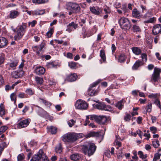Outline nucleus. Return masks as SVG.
Instances as JSON below:
<instances>
[{"instance_id":"nucleus-31","label":"nucleus","mask_w":161,"mask_h":161,"mask_svg":"<svg viewBox=\"0 0 161 161\" xmlns=\"http://www.w3.org/2000/svg\"><path fill=\"white\" fill-rule=\"evenodd\" d=\"M18 63V61L15 60L12 61L11 63H8L7 64L11 68H14L17 66Z\"/></svg>"},{"instance_id":"nucleus-56","label":"nucleus","mask_w":161,"mask_h":161,"mask_svg":"<svg viewBox=\"0 0 161 161\" xmlns=\"http://www.w3.org/2000/svg\"><path fill=\"white\" fill-rule=\"evenodd\" d=\"M150 130L153 134L156 133L157 131V128L154 126H152L150 128Z\"/></svg>"},{"instance_id":"nucleus-30","label":"nucleus","mask_w":161,"mask_h":161,"mask_svg":"<svg viewBox=\"0 0 161 161\" xmlns=\"http://www.w3.org/2000/svg\"><path fill=\"white\" fill-rule=\"evenodd\" d=\"M55 151L58 153H60L62 151V148L61 143H59L55 147Z\"/></svg>"},{"instance_id":"nucleus-35","label":"nucleus","mask_w":161,"mask_h":161,"mask_svg":"<svg viewBox=\"0 0 161 161\" xmlns=\"http://www.w3.org/2000/svg\"><path fill=\"white\" fill-rule=\"evenodd\" d=\"M126 57L124 54H121L119 57L118 61L120 63L124 62L125 60Z\"/></svg>"},{"instance_id":"nucleus-17","label":"nucleus","mask_w":161,"mask_h":161,"mask_svg":"<svg viewBox=\"0 0 161 161\" xmlns=\"http://www.w3.org/2000/svg\"><path fill=\"white\" fill-rule=\"evenodd\" d=\"M132 15L133 17L137 19H140L142 16V14L136 8L133 9Z\"/></svg>"},{"instance_id":"nucleus-23","label":"nucleus","mask_w":161,"mask_h":161,"mask_svg":"<svg viewBox=\"0 0 161 161\" xmlns=\"http://www.w3.org/2000/svg\"><path fill=\"white\" fill-rule=\"evenodd\" d=\"M20 14L19 12L15 10L11 11L9 14V16L11 18L14 19L18 16Z\"/></svg>"},{"instance_id":"nucleus-53","label":"nucleus","mask_w":161,"mask_h":161,"mask_svg":"<svg viewBox=\"0 0 161 161\" xmlns=\"http://www.w3.org/2000/svg\"><path fill=\"white\" fill-rule=\"evenodd\" d=\"M53 29H51L47 32L46 35L48 38L50 37L53 34Z\"/></svg>"},{"instance_id":"nucleus-44","label":"nucleus","mask_w":161,"mask_h":161,"mask_svg":"<svg viewBox=\"0 0 161 161\" xmlns=\"http://www.w3.org/2000/svg\"><path fill=\"white\" fill-rule=\"evenodd\" d=\"M152 143L153 146L155 148H158L159 146V141L158 140L153 141Z\"/></svg>"},{"instance_id":"nucleus-36","label":"nucleus","mask_w":161,"mask_h":161,"mask_svg":"<svg viewBox=\"0 0 161 161\" xmlns=\"http://www.w3.org/2000/svg\"><path fill=\"white\" fill-rule=\"evenodd\" d=\"M123 105V100H121L118 102V103L116 104V106L119 109L121 110L122 109Z\"/></svg>"},{"instance_id":"nucleus-3","label":"nucleus","mask_w":161,"mask_h":161,"mask_svg":"<svg viewBox=\"0 0 161 161\" xmlns=\"http://www.w3.org/2000/svg\"><path fill=\"white\" fill-rule=\"evenodd\" d=\"M78 137V135L75 133H69L64 135L62 138L64 142L73 143L75 141Z\"/></svg>"},{"instance_id":"nucleus-42","label":"nucleus","mask_w":161,"mask_h":161,"mask_svg":"<svg viewBox=\"0 0 161 161\" xmlns=\"http://www.w3.org/2000/svg\"><path fill=\"white\" fill-rule=\"evenodd\" d=\"M5 145L6 143L5 142H3L0 145V157L1 156L4 148L6 147Z\"/></svg>"},{"instance_id":"nucleus-43","label":"nucleus","mask_w":161,"mask_h":161,"mask_svg":"<svg viewBox=\"0 0 161 161\" xmlns=\"http://www.w3.org/2000/svg\"><path fill=\"white\" fill-rule=\"evenodd\" d=\"M68 65L71 69H74L76 67V64L75 63L71 62L69 63Z\"/></svg>"},{"instance_id":"nucleus-28","label":"nucleus","mask_w":161,"mask_h":161,"mask_svg":"<svg viewBox=\"0 0 161 161\" xmlns=\"http://www.w3.org/2000/svg\"><path fill=\"white\" fill-rule=\"evenodd\" d=\"M5 114V111L4 105L3 103H1L0 105V115L2 116Z\"/></svg>"},{"instance_id":"nucleus-29","label":"nucleus","mask_w":161,"mask_h":161,"mask_svg":"<svg viewBox=\"0 0 161 161\" xmlns=\"http://www.w3.org/2000/svg\"><path fill=\"white\" fill-rule=\"evenodd\" d=\"M39 152L36 154H35L32 157L30 161H39L40 159Z\"/></svg>"},{"instance_id":"nucleus-60","label":"nucleus","mask_w":161,"mask_h":161,"mask_svg":"<svg viewBox=\"0 0 161 161\" xmlns=\"http://www.w3.org/2000/svg\"><path fill=\"white\" fill-rule=\"evenodd\" d=\"M86 23V19H80L79 21V25L81 26H83V24H84Z\"/></svg>"},{"instance_id":"nucleus-37","label":"nucleus","mask_w":161,"mask_h":161,"mask_svg":"<svg viewBox=\"0 0 161 161\" xmlns=\"http://www.w3.org/2000/svg\"><path fill=\"white\" fill-rule=\"evenodd\" d=\"M48 1V0H32L33 3L38 4L45 3Z\"/></svg>"},{"instance_id":"nucleus-26","label":"nucleus","mask_w":161,"mask_h":161,"mask_svg":"<svg viewBox=\"0 0 161 161\" xmlns=\"http://www.w3.org/2000/svg\"><path fill=\"white\" fill-rule=\"evenodd\" d=\"M132 49L133 53L136 55H139L141 53V50L137 47H133Z\"/></svg>"},{"instance_id":"nucleus-50","label":"nucleus","mask_w":161,"mask_h":161,"mask_svg":"<svg viewBox=\"0 0 161 161\" xmlns=\"http://www.w3.org/2000/svg\"><path fill=\"white\" fill-rule=\"evenodd\" d=\"M154 103L158 106L161 110V106L160 104V101L158 100V98L155 99V100L154 101Z\"/></svg>"},{"instance_id":"nucleus-51","label":"nucleus","mask_w":161,"mask_h":161,"mask_svg":"<svg viewBox=\"0 0 161 161\" xmlns=\"http://www.w3.org/2000/svg\"><path fill=\"white\" fill-rule=\"evenodd\" d=\"M57 66V65L56 64H55L53 62L49 63L47 64V67L50 68L55 67Z\"/></svg>"},{"instance_id":"nucleus-38","label":"nucleus","mask_w":161,"mask_h":161,"mask_svg":"<svg viewBox=\"0 0 161 161\" xmlns=\"http://www.w3.org/2000/svg\"><path fill=\"white\" fill-rule=\"evenodd\" d=\"M25 156L23 153L19 154L17 156V161H23L25 160Z\"/></svg>"},{"instance_id":"nucleus-45","label":"nucleus","mask_w":161,"mask_h":161,"mask_svg":"<svg viewBox=\"0 0 161 161\" xmlns=\"http://www.w3.org/2000/svg\"><path fill=\"white\" fill-rule=\"evenodd\" d=\"M10 98L12 101H14V103L16 101V97L15 96V94L14 93H12L10 95Z\"/></svg>"},{"instance_id":"nucleus-13","label":"nucleus","mask_w":161,"mask_h":161,"mask_svg":"<svg viewBox=\"0 0 161 161\" xmlns=\"http://www.w3.org/2000/svg\"><path fill=\"white\" fill-rule=\"evenodd\" d=\"M97 119V122L100 125H104L107 120V117L105 116H99Z\"/></svg>"},{"instance_id":"nucleus-33","label":"nucleus","mask_w":161,"mask_h":161,"mask_svg":"<svg viewBox=\"0 0 161 161\" xmlns=\"http://www.w3.org/2000/svg\"><path fill=\"white\" fill-rule=\"evenodd\" d=\"M100 56L103 61L105 62L106 61V56L104 51L103 50H101L100 51Z\"/></svg>"},{"instance_id":"nucleus-4","label":"nucleus","mask_w":161,"mask_h":161,"mask_svg":"<svg viewBox=\"0 0 161 161\" xmlns=\"http://www.w3.org/2000/svg\"><path fill=\"white\" fill-rule=\"evenodd\" d=\"M66 8L68 10L73 11L77 13L80 11V8L79 5L76 3L69 2L66 5Z\"/></svg>"},{"instance_id":"nucleus-19","label":"nucleus","mask_w":161,"mask_h":161,"mask_svg":"<svg viewBox=\"0 0 161 161\" xmlns=\"http://www.w3.org/2000/svg\"><path fill=\"white\" fill-rule=\"evenodd\" d=\"M90 11L93 14H97L99 15L102 11V10L101 9L98 8H96L93 7H90Z\"/></svg>"},{"instance_id":"nucleus-55","label":"nucleus","mask_w":161,"mask_h":161,"mask_svg":"<svg viewBox=\"0 0 161 161\" xmlns=\"http://www.w3.org/2000/svg\"><path fill=\"white\" fill-rule=\"evenodd\" d=\"M8 127L6 126H2L0 128V134L4 132L7 129Z\"/></svg>"},{"instance_id":"nucleus-52","label":"nucleus","mask_w":161,"mask_h":161,"mask_svg":"<svg viewBox=\"0 0 161 161\" xmlns=\"http://www.w3.org/2000/svg\"><path fill=\"white\" fill-rule=\"evenodd\" d=\"M96 135V133L95 132H92L86 135L85 137L86 138H88L92 136H94Z\"/></svg>"},{"instance_id":"nucleus-20","label":"nucleus","mask_w":161,"mask_h":161,"mask_svg":"<svg viewBox=\"0 0 161 161\" xmlns=\"http://www.w3.org/2000/svg\"><path fill=\"white\" fill-rule=\"evenodd\" d=\"M45 69L41 66L36 68L35 69L36 73L39 75L43 74L45 73Z\"/></svg>"},{"instance_id":"nucleus-15","label":"nucleus","mask_w":161,"mask_h":161,"mask_svg":"<svg viewBox=\"0 0 161 161\" xmlns=\"http://www.w3.org/2000/svg\"><path fill=\"white\" fill-rule=\"evenodd\" d=\"M81 155L78 153L73 154L70 156V158L74 161H79L81 158Z\"/></svg>"},{"instance_id":"nucleus-22","label":"nucleus","mask_w":161,"mask_h":161,"mask_svg":"<svg viewBox=\"0 0 161 161\" xmlns=\"http://www.w3.org/2000/svg\"><path fill=\"white\" fill-rule=\"evenodd\" d=\"M143 63L142 61L139 60H137L132 67L133 70L137 69L139 67L142 65Z\"/></svg>"},{"instance_id":"nucleus-27","label":"nucleus","mask_w":161,"mask_h":161,"mask_svg":"<svg viewBox=\"0 0 161 161\" xmlns=\"http://www.w3.org/2000/svg\"><path fill=\"white\" fill-rule=\"evenodd\" d=\"M132 30L133 32L137 33H140L141 31V29L139 26L136 25H134L132 27Z\"/></svg>"},{"instance_id":"nucleus-63","label":"nucleus","mask_w":161,"mask_h":161,"mask_svg":"<svg viewBox=\"0 0 161 161\" xmlns=\"http://www.w3.org/2000/svg\"><path fill=\"white\" fill-rule=\"evenodd\" d=\"M36 20H33L32 22H29L28 23V25L30 26L31 25L32 27H33L35 26V25L36 24Z\"/></svg>"},{"instance_id":"nucleus-40","label":"nucleus","mask_w":161,"mask_h":161,"mask_svg":"<svg viewBox=\"0 0 161 161\" xmlns=\"http://www.w3.org/2000/svg\"><path fill=\"white\" fill-rule=\"evenodd\" d=\"M35 79L37 84H42L43 83V80L42 78L37 76L35 77Z\"/></svg>"},{"instance_id":"nucleus-16","label":"nucleus","mask_w":161,"mask_h":161,"mask_svg":"<svg viewBox=\"0 0 161 161\" xmlns=\"http://www.w3.org/2000/svg\"><path fill=\"white\" fill-rule=\"evenodd\" d=\"M24 72L23 71H13L11 75L14 78H18L22 76L24 74Z\"/></svg>"},{"instance_id":"nucleus-14","label":"nucleus","mask_w":161,"mask_h":161,"mask_svg":"<svg viewBox=\"0 0 161 161\" xmlns=\"http://www.w3.org/2000/svg\"><path fill=\"white\" fill-rule=\"evenodd\" d=\"M39 154L40 155V161H49L48 157L42 150L41 149L39 151Z\"/></svg>"},{"instance_id":"nucleus-61","label":"nucleus","mask_w":161,"mask_h":161,"mask_svg":"<svg viewBox=\"0 0 161 161\" xmlns=\"http://www.w3.org/2000/svg\"><path fill=\"white\" fill-rule=\"evenodd\" d=\"M160 157L159 155H158V153L155 154L154 157V158L153 159V161H157L158 159L160 158Z\"/></svg>"},{"instance_id":"nucleus-12","label":"nucleus","mask_w":161,"mask_h":161,"mask_svg":"<svg viewBox=\"0 0 161 161\" xmlns=\"http://www.w3.org/2000/svg\"><path fill=\"white\" fill-rule=\"evenodd\" d=\"M77 78V75L75 73L70 74L67 76L65 80L69 82H72L75 81Z\"/></svg>"},{"instance_id":"nucleus-11","label":"nucleus","mask_w":161,"mask_h":161,"mask_svg":"<svg viewBox=\"0 0 161 161\" xmlns=\"http://www.w3.org/2000/svg\"><path fill=\"white\" fill-rule=\"evenodd\" d=\"M153 33L154 35H157L161 33V25L157 24L153 27Z\"/></svg>"},{"instance_id":"nucleus-25","label":"nucleus","mask_w":161,"mask_h":161,"mask_svg":"<svg viewBox=\"0 0 161 161\" xmlns=\"http://www.w3.org/2000/svg\"><path fill=\"white\" fill-rule=\"evenodd\" d=\"M120 8L122 10L124 15L127 16L128 14L127 13H128L129 10L127 7L126 5L125 4L122 5L121 6H120Z\"/></svg>"},{"instance_id":"nucleus-24","label":"nucleus","mask_w":161,"mask_h":161,"mask_svg":"<svg viewBox=\"0 0 161 161\" xmlns=\"http://www.w3.org/2000/svg\"><path fill=\"white\" fill-rule=\"evenodd\" d=\"M47 131L52 134H55L57 132V129L55 127L50 126L47 127Z\"/></svg>"},{"instance_id":"nucleus-9","label":"nucleus","mask_w":161,"mask_h":161,"mask_svg":"<svg viewBox=\"0 0 161 161\" xmlns=\"http://www.w3.org/2000/svg\"><path fill=\"white\" fill-rule=\"evenodd\" d=\"M98 83V82H96L93 83L91 85L88 90V94L89 95L94 96L97 93L98 91L97 90H95L94 87L97 86Z\"/></svg>"},{"instance_id":"nucleus-41","label":"nucleus","mask_w":161,"mask_h":161,"mask_svg":"<svg viewBox=\"0 0 161 161\" xmlns=\"http://www.w3.org/2000/svg\"><path fill=\"white\" fill-rule=\"evenodd\" d=\"M155 20V18L154 17L152 18H150L149 19L147 20H145L144 21V23H153Z\"/></svg>"},{"instance_id":"nucleus-8","label":"nucleus","mask_w":161,"mask_h":161,"mask_svg":"<svg viewBox=\"0 0 161 161\" xmlns=\"http://www.w3.org/2000/svg\"><path fill=\"white\" fill-rule=\"evenodd\" d=\"M161 72V69L157 68L154 69V71L152 76L151 81H153L154 82L158 81L160 78V74Z\"/></svg>"},{"instance_id":"nucleus-57","label":"nucleus","mask_w":161,"mask_h":161,"mask_svg":"<svg viewBox=\"0 0 161 161\" xmlns=\"http://www.w3.org/2000/svg\"><path fill=\"white\" fill-rule=\"evenodd\" d=\"M131 116L129 114H127L124 117V120L126 121H129L130 120Z\"/></svg>"},{"instance_id":"nucleus-47","label":"nucleus","mask_w":161,"mask_h":161,"mask_svg":"<svg viewBox=\"0 0 161 161\" xmlns=\"http://www.w3.org/2000/svg\"><path fill=\"white\" fill-rule=\"evenodd\" d=\"M25 92L29 95H32L34 93V92L31 88L27 89L25 91Z\"/></svg>"},{"instance_id":"nucleus-64","label":"nucleus","mask_w":161,"mask_h":161,"mask_svg":"<svg viewBox=\"0 0 161 161\" xmlns=\"http://www.w3.org/2000/svg\"><path fill=\"white\" fill-rule=\"evenodd\" d=\"M103 10L106 14H108L111 12L110 10L108 7L104 8Z\"/></svg>"},{"instance_id":"nucleus-39","label":"nucleus","mask_w":161,"mask_h":161,"mask_svg":"<svg viewBox=\"0 0 161 161\" xmlns=\"http://www.w3.org/2000/svg\"><path fill=\"white\" fill-rule=\"evenodd\" d=\"M138 154L139 155L140 158H142V159H145L147 157V155H143V153L142 151H139L138 152Z\"/></svg>"},{"instance_id":"nucleus-18","label":"nucleus","mask_w":161,"mask_h":161,"mask_svg":"<svg viewBox=\"0 0 161 161\" xmlns=\"http://www.w3.org/2000/svg\"><path fill=\"white\" fill-rule=\"evenodd\" d=\"M8 43V41L6 39L3 37H0V48H2L6 46Z\"/></svg>"},{"instance_id":"nucleus-2","label":"nucleus","mask_w":161,"mask_h":161,"mask_svg":"<svg viewBox=\"0 0 161 161\" xmlns=\"http://www.w3.org/2000/svg\"><path fill=\"white\" fill-rule=\"evenodd\" d=\"M26 24L23 23L21 25L18 26L16 30L15 29H13V31L14 32H17V34L14 36L15 40L17 41L21 39L24 33V30L26 28Z\"/></svg>"},{"instance_id":"nucleus-6","label":"nucleus","mask_w":161,"mask_h":161,"mask_svg":"<svg viewBox=\"0 0 161 161\" xmlns=\"http://www.w3.org/2000/svg\"><path fill=\"white\" fill-rule=\"evenodd\" d=\"M75 106L77 109L85 110L88 108V104L85 101L81 99H78L76 101L75 104Z\"/></svg>"},{"instance_id":"nucleus-62","label":"nucleus","mask_w":161,"mask_h":161,"mask_svg":"<svg viewBox=\"0 0 161 161\" xmlns=\"http://www.w3.org/2000/svg\"><path fill=\"white\" fill-rule=\"evenodd\" d=\"M73 30V28L70 26L69 25V24L67 26L66 31L69 32H71Z\"/></svg>"},{"instance_id":"nucleus-10","label":"nucleus","mask_w":161,"mask_h":161,"mask_svg":"<svg viewBox=\"0 0 161 161\" xmlns=\"http://www.w3.org/2000/svg\"><path fill=\"white\" fill-rule=\"evenodd\" d=\"M30 121L31 119H29L23 120L18 123V127L19 128L25 127L29 125Z\"/></svg>"},{"instance_id":"nucleus-49","label":"nucleus","mask_w":161,"mask_h":161,"mask_svg":"<svg viewBox=\"0 0 161 161\" xmlns=\"http://www.w3.org/2000/svg\"><path fill=\"white\" fill-rule=\"evenodd\" d=\"M46 45V44L45 42H42L40 45L39 51L43 50V49L45 48Z\"/></svg>"},{"instance_id":"nucleus-1","label":"nucleus","mask_w":161,"mask_h":161,"mask_svg":"<svg viewBox=\"0 0 161 161\" xmlns=\"http://www.w3.org/2000/svg\"><path fill=\"white\" fill-rule=\"evenodd\" d=\"M96 149V146L95 144L90 142H88L87 144L83 145L82 150L85 155L87 154L89 156L93 154Z\"/></svg>"},{"instance_id":"nucleus-21","label":"nucleus","mask_w":161,"mask_h":161,"mask_svg":"<svg viewBox=\"0 0 161 161\" xmlns=\"http://www.w3.org/2000/svg\"><path fill=\"white\" fill-rule=\"evenodd\" d=\"M45 13L44 10L36 9L32 11V15H40L44 14Z\"/></svg>"},{"instance_id":"nucleus-59","label":"nucleus","mask_w":161,"mask_h":161,"mask_svg":"<svg viewBox=\"0 0 161 161\" xmlns=\"http://www.w3.org/2000/svg\"><path fill=\"white\" fill-rule=\"evenodd\" d=\"M141 57L143 61L146 62L147 60V55L145 53H143L141 54Z\"/></svg>"},{"instance_id":"nucleus-58","label":"nucleus","mask_w":161,"mask_h":161,"mask_svg":"<svg viewBox=\"0 0 161 161\" xmlns=\"http://www.w3.org/2000/svg\"><path fill=\"white\" fill-rule=\"evenodd\" d=\"M75 123V121L73 119L70 120V121H68V124L70 127H72Z\"/></svg>"},{"instance_id":"nucleus-32","label":"nucleus","mask_w":161,"mask_h":161,"mask_svg":"<svg viewBox=\"0 0 161 161\" xmlns=\"http://www.w3.org/2000/svg\"><path fill=\"white\" fill-rule=\"evenodd\" d=\"M160 95L158 93H152L148 96V97L150 98H152L155 99L158 98Z\"/></svg>"},{"instance_id":"nucleus-7","label":"nucleus","mask_w":161,"mask_h":161,"mask_svg":"<svg viewBox=\"0 0 161 161\" xmlns=\"http://www.w3.org/2000/svg\"><path fill=\"white\" fill-rule=\"evenodd\" d=\"M93 106L94 108L101 110L108 111L111 109V108L110 106L107 105L103 103L94 104H93Z\"/></svg>"},{"instance_id":"nucleus-5","label":"nucleus","mask_w":161,"mask_h":161,"mask_svg":"<svg viewBox=\"0 0 161 161\" xmlns=\"http://www.w3.org/2000/svg\"><path fill=\"white\" fill-rule=\"evenodd\" d=\"M121 28L124 30H128L130 27V22L127 18H121L119 21Z\"/></svg>"},{"instance_id":"nucleus-48","label":"nucleus","mask_w":161,"mask_h":161,"mask_svg":"<svg viewBox=\"0 0 161 161\" xmlns=\"http://www.w3.org/2000/svg\"><path fill=\"white\" fill-rule=\"evenodd\" d=\"M39 101L43 103L44 104L47 106H49L50 105V103L47 101L46 100L40 98Z\"/></svg>"},{"instance_id":"nucleus-46","label":"nucleus","mask_w":161,"mask_h":161,"mask_svg":"<svg viewBox=\"0 0 161 161\" xmlns=\"http://www.w3.org/2000/svg\"><path fill=\"white\" fill-rule=\"evenodd\" d=\"M69 25L73 27L75 29H76L78 27V25L74 23V22H72L69 24Z\"/></svg>"},{"instance_id":"nucleus-34","label":"nucleus","mask_w":161,"mask_h":161,"mask_svg":"<svg viewBox=\"0 0 161 161\" xmlns=\"http://www.w3.org/2000/svg\"><path fill=\"white\" fill-rule=\"evenodd\" d=\"M152 103L149 102L148 103L145 109L147 112H150L152 111Z\"/></svg>"},{"instance_id":"nucleus-54","label":"nucleus","mask_w":161,"mask_h":161,"mask_svg":"<svg viewBox=\"0 0 161 161\" xmlns=\"http://www.w3.org/2000/svg\"><path fill=\"white\" fill-rule=\"evenodd\" d=\"M90 116V119L91 120H95V121L97 122V119L98 118V116L95 115H91Z\"/></svg>"}]
</instances>
